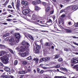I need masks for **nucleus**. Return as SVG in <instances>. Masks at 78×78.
<instances>
[{
	"mask_svg": "<svg viewBox=\"0 0 78 78\" xmlns=\"http://www.w3.org/2000/svg\"><path fill=\"white\" fill-rule=\"evenodd\" d=\"M0 59L2 61L3 63L5 64H7L9 63V59L8 57L6 55H4L0 58Z\"/></svg>",
	"mask_w": 78,
	"mask_h": 78,
	"instance_id": "1",
	"label": "nucleus"
},
{
	"mask_svg": "<svg viewBox=\"0 0 78 78\" xmlns=\"http://www.w3.org/2000/svg\"><path fill=\"white\" fill-rule=\"evenodd\" d=\"M10 44L11 45H16L17 44V42L15 40L14 38H11L9 40Z\"/></svg>",
	"mask_w": 78,
	"mask_h": 78,
	"instance_id": "2",
	"label": "nucleus"
},
{
	"mask_svg": "<svg viewBox=\"0 0 78 78\" xmlns=\"http://www.w3.org/2000/svg\"><path fill=\"white\" fill-rule=\"evenodd\" d=\"M15 37L16 38H12L14 39L15 40L17 41V44H18V43H19V42L20 41V34H16L15 35Z\"/></svg>",
	"mask_w": 78,
	"mask_h": 78,
	"instance_id": "3",
	"label": "nucleus"
},
{
	"mask_svg": "<svg viewBox=\"0 0 78 78\" xmlns=\"http://www.w3.org/2000/svg\"><path fill=\"white\" fill-rule=\"evenodd\" d=\"M21 44L22 45H23V47H27V48H28L29 46H30L29 43L26 42L25 41H23L22 42Z\"/></svg>",
	"mask_w": 78,
	"mask_h": 78,
	"instance_id": "4",
	"label": "nucleus"
},
{
	"mask_svg": "<svg viewBox=\"0 0 78 78\" xmlns=\"http://www.w3.org/2000/svg\"><path fill=\"white\" fill-rule=\"evenodd\" d=\"M28 48H27V47H25L22 46H21L20 49L19 51L20 52H23L24 51L26 50Z\"/></svg>",
	"mask_w": 78,
	"mask_h": 78,
	"instance_id": "5",
	"label": "nucleus"
},
{
	"mask_svg": "<svg viewBox=\"0 0 78 78\" xmlns=\"http://www.w3.org/2000/svg\"><path fill=\"white\" fill-rule=\"evenodd\" d=\"M30 12V10L28 9H25L23 11V14L25 16L28 14H29Z\"/></svg>",
	"mask_w": 78,
	"mask_h": 78,
	"instance_id": "6",
	"label": "nucleus"
},
{
	"mask_svg": "<svg viewBox=\"0 0 78 78\" xmlns=\"http://www.w3.org/2000/svg\"><path fill=\"white\" fill-rule=\"evenodd\" d=\"M30 55V51H27L26 52L22 53L21 54V56H22V57H25V56H28V55Z\"/></svg>",
	"mask_w": 78,
	"mask_h": 78,
	"instance_id": "7",
	"label": "nucleus"
},
{
	"mask_svg": "<svg viewBox=\"0 0 78 78\" xmlns=\"http://www.w3.org/2000/svg\"><path fill=\"white\" fill-rule=\"evenodd\" d=\"M32 20H36V21H37V20H38V18H37V16L35 15V14L33 13L32 14Z\"/></svg>",
	"mask_w": 78,
	"mask_h": 78,
	"instance_id": "8",
	"label": "nucleus"
},
{
	"mask_svg": "<svg viewBox=\"0 0 78 78\" xmlns=\"http://www.w3.org/2000/svg\"><path fill=\"white\" fill-rule=\"evenodd\" d=\"M72 9L73 11H76L78 9V6L76 5H73L71 6Z\"/></svg>",
	"mask_w": 78,
	"mask_h": 78,
	"instance_id": "9",
	"label": "nucleus"
},
{
	"mask_svg": "<svg viewBox=\"0 0 78 78\" xmlns=\"http://www.w3.org/2000/svg\"><path fill=\"white\" fill-rule=\"evenodd\" d=\"M35 21H34L33 22V23L35 24V25H38L39 26H41V27H44V25H41L40 24H39L37 22H39V20H37V21L35 20Z\"/></svg>",
	"mask_w": 78,
	"mask_h": 78,
	"instance_id": "10",
	"label": "nucleus"
},
{
	"mask_svg": "<svg viewBox=\"0 0 78 78\" xmlns=\"http://www.w3.org/2000/svg\"><path fill=\"white\" fill-rule=\"evenodd\" d=\"M20 3H19V2H17L16 3V8L17 10H18V11H20V8H19V7H20Z\"/></svg>",
	"mask_w": 78,
	"mask_h": 78,
	"instance_id": "11",
	"label": "nucleus"
},
{
	"mask_svg": "<svg viewBox=\"0 0 78 78\" xmlns=\"http://www.w3.org/2000/svg\"><path fill=\"white\" fill-rule=\"evenodd\" d=\"M72 62L73 64H76L78 62V58L76 59L73 58Z\"/></svg>",
	"mask_w": 78,
	"mask_h": 78,
	"instance_id": "12",
	"label": "nucleus"
},
{
	"mask_svg": "<svg viewBox=\"0 0 78 78\" xmlns=\"http://www.w3.org/2000/svg\"><path fill=\"white\" fill-rule=\"evenodd\" d=\"M4 69L5 71H6V72H11V69L9 68L8 67H5Z\"/></svg>",
	"mask_w": 78,
	"mask_h": 78,
	"instance_id": "13",
	"label": "nucleus"
},
{
	"mask_svg": "<svg viewBox=\"0 0 78 78\" xmlns=\"http://www.w3.org/2000/svg\"><path fill=\"white\" fill-rule=\"evenodd\" d=\"M6 53V51H1L0 52V56H3Z\"/></svg>",
	"mask_w": 78,
	"mask_h": 78,
	"instance_id": "14",
	"label": "nucleus"
},
{
	"mask_svg": "<svg viewBox=\"0 0 78 78\" xmlns=\"http://www.w3.org/2000/svg\"><path fill=\"white\" fill-rule=\"evenodd\" d=\"M21 3L22 5H23L24 6H27L28 5V2L27 1H22Z\"/></svg>",
	"mask_w": 78,
	"mask_h": 78,
	"instance_id": "15",
	"label": "nucleus"
},
{
	"mask_svg": "<svg viewBox=\"0 0 78 78\" xmlns=\"http://www.w3.org/2000/svg\"><path fill=\"white\" fill-rule=\"evenodd\" d=\"M67 28V27L65 26L64 27V30L66 31V32H67V33H70V32H71V30H70L69 29H66Z\"/></svg>",
	"mask_w": 78,
	"mask_h": 78,
	"instance_id": "16",
	"label": "nucleus"
},
{
	"mask_svg": "<svg viewBox=\"0 0 78 78\" xmlns=\"http://www.w3.org/2000/svg\"><path fill=\"white\" fill-rule=\"evenodd\" d=\"M44 62H46V61H49L50 59V57H44Z\"/></svg>",
	"mask_w": 78,
	"mask_h": 78,
	"instance_id": "17",
	"label": "nucleus"
},
{
	"mask_svg": "<svg viewBox=\"0 0 78 78\" xmlns=\"http://www.w3.org/2000/svg\"><path fill=\"white\" fill-rule=\"evenodd\" d=\"M27 73V71H20L19 72V74H25V73Z\"/></svg>",
	"mask_w": 78,
	"mask_h": 78,
	"instance_id": "18",
	"label": "nucleus"
},
{
	"mask_svg": "<svg viewBox=\"0 0 78 78\" xmlns=\"http://www.w3.org/2000/svg\"><path fill=\"white\" fill-rule=\"evenodd\" d=\"M34 44H35L36 46V48L37 49V50H39V49H40V46L39 45H37V43L35 42Z\"/></svg>",
	"mask_w": 78,
	"mask_h": 78,
	"instance_id": "19",
	"label": "nucleus"
},
{
	"mask_svg": "<svg viewBox=\"0 0 78 78\" xmlns=\"http://www.w3.org/2000/svg\"><path fill=\"white\" fill-rule=\"evenodd\" d=\"M0 48H6V46L0 44Z\"/></svg>",
	"mask_w": 78,
	"mask_h": 78,
	"instance_id": "20",
	"label": "nucleus"
},
{
	"mask_svg": "<svg viewBox=\"0 0 78 78\" xmlns=\"http://www.w3.org/2000/svg\"><path fill=\"white\" fill-rule=\"evenodd\" d=\"M43 61H45V59H44V58H41L39 62H43Z\"/></svg>",
	"mask_w": 78,
	"mask_h": 78,
	"instance_id": "21",
	"label": "nucleus"
},
{
	"mask_svg": "<svg viewBox=\"0 0 78 78\" xmlns=\"http://www.w3.org/2000/svg\"><path fill=\"white\" fill-rule=\"evenodd\" d=\"M34 61H35L36 62H39V59L37 58H34L33 59Z\"/></svg>",
	"mask_w": 78,
	"mask_h": 78,
	"instance_id": "22",
	"label": "nucleus"
},
{
	"mask_svg": "<svg viewBox=\"0 0 78 78\" xmlns=\"http://www.w3.org/2000/svg\"><path fill=\"white\" fill-rule=\"evenodd\" d=\"M8 3H9V1H8V0H7L3 5L5 6H6Z\"/></svg>",
	"mask_w": 78,
	"mask_h": 78,
	"instance_id": "23",
	"label": "nucleus"
},
{
	"mask_svg": "<svg viewBox=\"0 0 78 78\" xmlns=\"http://www.w3.org/2000/svg\"><path fill=\"white\" fill-rule=\"evenodd\" d=\"M74 67L77 71H78V65H77L74 66Z\"/></svg>",
	"mask_w": 78,
	"mask_h": 78,
	"instance_id": "24",
	"label": "nucleus"
},
{
	"mask_svg": "<svg viewBox=\"0 0 78 78\" xmlns=\"http://www.w3.org/2000/svg\"><path fill=\"white\" fill-rule=\"evenodd\" d=\"M18 64V61H17V60H15L14 62V65L16 66V65H17Z\"/></svg>",
	"mask_w": 78,
	"mask_h": 78,
	"instance_id": "25",
	"label": "nucleus"
},
{
	"mask_svg": "<svg viewBox=\"0 0 78 78\" xmlns=\"http://www.w3.org/2000/svg\"><path fill=\"white\" fill-rule=\"evenodd\" d=\"M61 70H66V71H67V69L65 68H63L62 67L60 69Z\"/></svg>",
	"mask_w": 78,
	"mask_h": 78,
	"instance_id": "26",
	"label": "nucleus"
},
{
	"mask_svg": "<svg viewBox=\"0 0 78 78\" xmlns=\"http://www.w3.org/2000/svg\"><path fill=\"white\" fill-rule=\"evenodd\" d=\"M45 46H50V43L46 42L45 43Z\"/></svg>",
	"mask_w": 78,
	"mask_h": 78,
	"instance_id": "27",
	"label": "nucleus"
},
{
	"mask_svg": "<svg viewBox=\"0 0 78 78\" xmlns=\"http://www.w3.org/2000/svg\"><path fill=\"white\" fill-rule=\"evenodd\" d=\"M50 7H48L46 9V12H48V11H50Z\"/></svg>",
	"mask_w": 78,
	"mask_h": 78,
	"instance_id": "28",
	"label": "nucleus"
},
{
	"mask_svg": "<svg viewBox=\"0 0 78 78\" xmlns=\"http://www.w3.org/2000/svg\"><path fill=\"white\" fill-rule=\"evenodd\" d=\"M9 35V34L8 33H7L3 35L4 37H6V36H8Z\"/></svg>",
	"mask_w": 78,
	"mask_h": 78,
	"instance_id": "29",
	"label": "nucleus"
},
{
	"mask_svg": "<svg viewBox=\"0 0 78 78\" xmlns=\"http://www.w3.org/2000/svg\"><path fill=\"white\" fill-rule=\"evenodd\" d=\"M39 9V8L37 6H36L35 7V11H37V10H38Z\"/></svg>",
	"mask_w": 78,
	"mask_h": 78,
	"instance_id": "30",
	"label": "nucleus"
},
{
	"mask_svg": "<svg viewBox=\"0 0 78 78\" xmlns=\"http://www.w3.org/2000/svg\"><path fill=\"white\" fill-rule=\"evenodd\" d=\"M8 50H9V51H10L11 53H12V54H14V51H12V50L9 48H8Z\"/></svg>",
	"mask_w": 78,
	"mask_h": 78,
	"instance_id": "31",
	"label": "nucleus"
},
{
	"mask_svg": "<svg viewBox=\"0 0 78 78\" xmlns=\"http://www.w3.org/2000/svg\"><path fill=\"white\" fill-rule=\"evenodd\" d=\"M23 65H26L27 64V62L26 61H23Z\"/></svg>",
	"mask_w": 78,
	"mask_h": 78,
	"instance_id": "32",
	"label": "nucleus"
},
{
	"mask_svg": "<svg viewBox=\"0 0 78 78\" xmlns=\"http://www.w3.org/2000/svg\"><path fill=\"white\" fill-rule=\"evenodd\" d=\"M32 59V57L31 56H30L27 58V59L28 60H31Z\"/></svg>",
	"mask_w": 78,
	"mask_h": 78,
	"instance_id": "33",
	"label": "nucleus"
},
{
	"mask_svg": "<svg viewBox=\"0 0 78 78\" xmlns=\"http://www.w3.org/2000/svg\"><path fill=\"white\" fill-rule=\"evenodd\" d=\"M16 50H17V51H19V50H20V48H19V46H18V47H17V48H16Z\"/></svg>",
	"mask_w": 78,
	"mask_h": 78,
	"instance_id": "34",
	"label": "nucleus"
},
{
	"mask_svg": "<svg viewBox=\"0 0 78 78\" xmlns=\"http://www.w3.org/2000/svg\"><path fill=\"white\" fill-rule=\"evenodd\" d=\"M74 26L76 27H78V23H77L74 24Z\"/></svg>",
	"mask_w": 78,
	"mask_h": 78,
	"instance_id": "35",
	"label": "nucleus"
},
{
	"mask_svg": "<svg viewBox=\"0 0 78 78\" xmlns=\"http://www.w3.org/2000/svg\"><path fill=\"white\" fill-rule=\"evenodd\" d=\"M59 58V55H56L55 57V59H57Z\"/></svg>",
	"mask_w": 78,
	"mask_h": 78,
	"instance_id": "36",
	"label": "nucleus"
},
{
	"mask_svg": "<svg viewBox=\"0 0 78 78\" xmlns=\"http://www.w3.org/2000/svg\"><path fill=\"white\" fill-rule=\"evenodd\" d=\"M36 3H37L36 2V1H34L32 2V4H33V5H36Z\"/></svg>",
	"mask_w": 78,
	"mask_h": 78,
	"instance_id": "37",
	"label": "nucleus"
},
{
	"mask_svg": "<svg viewBox=\"0 0 78 78\" xmlns=\"http://www.w3.org/2000/svg\"><path fill=\"white\" fill-rule=\"evenodd\" d=\"M59 62H61V61H62V59L61 58H60L58 59Z\"/></svg>",
	"mask_w": 78,
	"mask_h": 78,
	"instance_id": "38",
	"label": "nucleus"
},
{
	"mask_svg": "<svg viewBox=\"0 0 78 78\" xmlns=\"http://www.w3.org/2000/svg\"><path fill=\"white\" fill-rule=\"evenodd\" d=\"M59 67H60V65H57L55 66V67L56 68H59Z\"/></svg>",
	"mask_w": 78,
	"mask_h": 78,
	"instance_id": "39",
	"label": "nucleus"
},
{
	"mask_svg": "<svg viewBox=\"0 0 78 78\" xmlns=\"http://www.w3.org/2000/svg\"><path fill=\"white\" fill-rule=\"evenodd\" d=\"M57 71L58 72H60L61 73H63V74H64V73L62 72L59 71V70L58 69H57Z\"/></svg>",
	"mask_w": 78,
	"mask_h": 78,
	"instance_id": "40",
	"label": "nucleus"
},
{
	"mask_svg": "<svg viewBox=\"0 0 78 78\" xmlns=\"http://www.w3.org/2000/svg\"><path fill=\"white\" fill-rule=\"evenodd\" d=\"M8 8H10V9H11V8H12V6H11V5H9L8 6Z\"/></svg>",
	"mask_w": 78,
	"mask_h": 78,
	"instance_id": "41",
	"label": "nucleus"
},
{
	"mask_svg": "<svg viewBox=\"0 0 78 78\" xmlns=\"http://www.w3.org/2000/svg\"><path fill=\"white\" fill-rule=\"evenodd\" d=\"M7 21H8L9 22H10V21H11L12 20V19H8L6 20Z\"/></svg>",
	"mask_w": 78,
	"mask_h": 78,
	"instance_id": "42",
	"label": "nucleus"
},
{
	"mask_svg": "<svg viewBox=\"0 0 78 78\" xmlns=\"http://www.w3.org/2000/svg\"><path fill=\"white\" fill-rule=\"evenodd\" d=\"M54 12V11H53V10H52L51 12H50V14H53Z\"/></svg>",
	"mask_w": 78,
	"mask_h": 78,
	"instance_id": "43",
	"label": "nucleus"
},
{
	"mask_svg": "<svg viewBox=\"0 0 78 78\" xmlns=\"http://www.w3.org/2000/svg\"><path fill=\"white\" fill-rule=\"evenodd\" d=\"M64 50L66 51H69V49L67 48H64Z\"/></svg>",
	"mask_w": 78,
	"mask_h": 78,
	"instance_id": "44",
	"label": "nucleus"
},
{
	"mask_svg": "<svg viewBox=\"0 0 78 78\" xmlns=\"http://www.w3.org/2000/svg\"><path fill=\"white\" fill-rule=\"evenodd\" d=\"M43 5H44V6H45V5H47V3L45 2H43Z\"/></svg>",
	"mask_w": 78,
	"mask_h": 78,
	"instance_id": "45",
	"label": "nucleus"
},
{
	"mask_svg": "<svg viewBox=\"0 0 78 78\" xmlns=\"http://www.w3.org/2000/svg\"><path fill=\"white\" fill-rule=\"evenodd\" d=\"M37 72L38 73H39V72H40V69H39V68H37Z\"/></svg>",
	"mask_w": 78,
	"mask_h": 78,
	"instance_id": "46",
	"label": "nucleus"
},
{
	"mask_svg": "<svg viewBox=\"0 0 78 78\" xmlns=\"http://www.w3.org/2000/svg\"><path fill=\"white\" fill-rule=\"evenodd\" d=\"M73 44H74L75 45H77V46H78V44L75 42H74L73 43Z\"/></svg>",
	"mask_w": 78,
	"mask_h": 78,
	"instance_id": "47",
	"label": "nucleus"
},
{
	"mask_svg": "<svg viewBox=\"0 0 78 78\" xmlns=\"http://www.w3.org/2000/svg\"><path fill=\"white\" fill-rule=\"evenodd\" d=\"M44 70H41L40 72V74H42L43 73H44Z\"/></svg>",
	"mask_w": 78,
	"mask_h": 78,
	"instance_id": "48",
	"label": "nucleus"
},
{
	"mask_svg": "<svg viewBox=\"0 0 78 78\" xmlns=\"http://www.w3.org/2000/svg\"><path fill=\"white\" fill-rule=\"evenodd\" d=\"M41 1H40V0H38L37 1V3H41Z\"/></svg>",
	"mask_w": 78,
	"mask_h": 78,
	"instance_id": "49",
	"label": "nucleus"
},
{
	"mask_svg": "<svg viewBox=\"0 0 78 78\" xmlns=\"http://www.w3.org/2000/svg\"><path fill=\"white\" fill-rule=\"evenodd\" d=\"M65 16H66V15H65V14H62V16H61V17L63 18L64 17H65Z\"/></svg>",
	"mask_w": 78,
	"mask_h": 78,
	"instance_id": "50",
	"label": "nucleus"
},
{
	"mask_svg": "<svg viewBox=\"0 0 78 78\" xmlns=\"http://www.w3.org/2000/svg\"><path fill=\"white\" fill-rule=\"evenodd\" d=\"M68 24L69 25H72V23L70 22H69L68 23Z\"/></svg>",
	"mask_w": 78,
	"mask_h": 78,
	"instance_id": "51",
	"label": "nucleus"
},
{
	"mask_svg": "<svg viewBox=\"0 0 78 78\" xmlns=\"http://www.w3.org/2000/svg\"><path fill=\"white\" fill-rule=\"evenodd\" d=\"M3 15H6V14H7V12H4L3 13Z\"/></svg>",
	"mask_w": 78,
	"mask_h": 78,
	"instance_id": "52",
	"label": "nucleus"
},
{
	"mask_svg": "<svg viewBox=\"0 0 78 78\" xmlns=\"http://www.w3.org/2000/svg\"><path fill=\"white\" fill-rule=\"evenodd\" d=\"M12 5L13 7H14V2H12Z\"/></svg>",
	"mask_w": 78,
	"mask_h": 78,
	"instance_id": "53",
	"label": "nucleus"
},
{
	"mask_svg": "<svg viewBox=\"0 0 78 78\" xmlns=\"http://www.w3.org/2000/svg\"><path fill=\"white\" fill-rule=\"evenodd\" d=\"M55 17H56V16H55V15H53L52 16V18L53 19H55Z\"/></svg>",
	"mask_w": 78,
	"mask_h": 78,
	"instance_id": "54",
	"label": "nucleus"
},
{
	"mask_svg": "<svg viewBox=\"0 0 78 78\" xmlns=\"http://www.w3.org/2000/svg\"><path fill=\"white\" fill-rule=\"evenodd\" d=\"M39 51V50H38V49H37V50H35V52L37 53H38Z\"/></svg>",
	"mask_w": 78,
	"mask_h": 78,
	"instance_id": "55",
	"label": "nucleus"
},
{
	"mask_svg": "<svg viewBox=\"0 0 78 78\" xmlns=\"http://www.w3.org/2000/svg\"><path fill=\"white\" fill-rule=\"evenodd\" d=\"M42 68L43 69H47V67H43Z\"/></svg>",
	"mask_w": 78,
	"mask_h": 78,
	"instance_id": "56",
	"label": "nucleus"
},
{
	"mask_svg": "<svg viewBox=\"0 0 78 78\" xmlns=\"http://www.w3.org/2000/svg\"><path fill=\"white\" fill-rule=\"evenodd\" d=\"M3 25H8V23H3Z\"/></svg>",
	"mask_w": 78,
	"mask_h": 78,
	"instance_id": "57",
	"label": "nucleus"
},
{
	"mask_svg": "<svg viewBox=\"0 0 78 78\" xmlns=\"http://www.w3.org/2000/svg\"><path fill=\"white\" fill-rule=\"evenodd\" d=\"M8 40H9V38L8 37L6 38V39H5V41H8Z\"/></svg>",
	"mask_w": 78,
	"mask_h": 78,
	"instance_id": "58",
	"label": "nucleus"
},
{
	"mask_svg": "<svg viewBox=\"0 0 78 78\" xmlns=\"http://www.w3.org/2000/svg\"><path fill=\"white\" fill-rule=\"evenodd\" d=\"M72 37H73V38H74V39H78V37H76L75 36H73Z\"/></svg>",
	"mask_w": 78,
	"mask_h": 78,
	"instance_id": "59",
	"label": "nucleus"
},
{
	"mask_svg": "<svg viewBox=\"0 0 78 78\" xmlns=\"http://www.w3.org/2000/svg\"><path fill=\"white\" fill-rule=\"evenodd\" d=\"M63 10H61L59 12V14L62 13V12H63Z\"/></svg>",
	"mask_w": 78,
	"mask_h": 78,
	"instance_id": "60",
	"label": "nucleus"
},
{
	"mask_svg": "<svg viewBox=\"0 0 78 78\" xmlns=\"http://www.w3.org/2000/svg\"><path fill=\"white\" fill-rule=\"evenodd\" d=\"M2 66H3V63H2L0 62V67H2Z\"/></svg>",
	"mask_w": 78,
	"mask_h": 78,
	"instance_id": "61",
	"label": "nucleus"
},
{
	"mask_svg": "<svg viewBox=\"0 0 78 78\" xmlns=\"http://www.w3.org/2000/svg\"><path fill=\"white\" fill-rule=\"evenodd\" d=\"M28 36L30 38H31L32 37L31 35H30V34H28Z\"/></svg>",
	"mask_w": 78,
	"mask_h": 78,
	"instance_id": "62",
	"label": "nucleus"
},
{
	"mask_svg": "<svg viewBox=\"0 0 78 78\" xmlns=\"http://www.w3.org/2000/svg\"><path fill=\"white\" fill-rule=\"evenodd\" d=\"M31 69H29L27 70L28 72H31Z\"/></svg>",
	"mask_w": 78,
	"mask_h": 78,
	"instance_id": "63",
	"label": "nucleus"
},
{
	"mask_svg": "<svg viewBox=\"0 0 78 78\" xmlns=\"http://www.w3.org/2000/svg\"><path fill=\"white\" fill-rule=\"evenodd\" d=\"M5 78H10V77L9 76H7Z\"/></svg>",
	"mask_w": 78,
	"mask_h": 78,
	"instance_id": "64",
	"label": "nucleus"
}]
</instances>
